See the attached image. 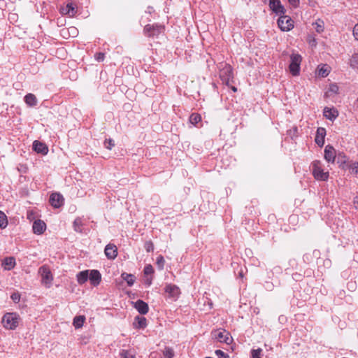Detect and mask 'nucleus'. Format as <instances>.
Returning a JSON list of instances; mask_svg holds the SVG:
<instances>
[{
  "label": "nucleus",
  "mask_w": 358,
  "mask_h": 358,
  "mask_svg": "<svg viewBox=\"0 0 358 358\" xmlns=\"http://www.w3.org/2000/svg\"><path fill=\"white\" fill-rule=\"evenodd\" d=\"M2 324L7 329H15L18 326L20 316L15 313H7L2 317Z\"/></svg>",
  "instance_id": "1"
},
{
  "label": "nucleus",
  "mask_w": 358,
  "mask_h": 358,
  "mask_svg": "<svg viewBox=\"0 0 358 358\" xmlns=\"http://www.w3.org/2000/svg\"><path fill=\"white\" fill-rule=\"evenodd\" d=\"M313 174L317 180L326 181L329 178V172L324 171L320 161H314L312 163Z\"/></svg>",
  "instance_id": "2"
},
{
  "label": "nucleus",
  "mask_w": 358,
  "mask_h": 358,
  "mask_svg": "<svg viewBox=\"0 0 358 358\" xmlns=\"http://www.w3.org/2000/svg\"><path fill=\"white\" fill-rule=\"evenodd\" d=\"M38 273L41 277V283L48 288L50 287L53 281V275L49 267L46 265L41 266Z\"/></svg>",
  "instance_id": "3"
},
{
  "label": "nucleus",
  "mask_w": 358,
  "mask_h": 358,
  "mask_svg": "<svg viewBox=\"0 0 358 358\" xmlns=\"http://www.w3.org/2000/svg\"><path fill=\"white\" fill-rule=\"evenodd\" d=\"M302 61V57L300 55L292 53L290 55V64L289 66V71L292 76H296L299 75L300 65Z\"/></svg>",
  "instance_id": "4"
},
{
  "label": "nucleus",
  "mask_w": 358,
  "mask_h": 358,
  "mask_svg": "<svg viewBox=\"0 0 358 358\" xmlns=\"http://www.w3.org/2000/svg\"><path fill=\"white\" fill-rule=\"evenodd\" d=\"M220 77L223 83L229 86L230 83H232L234 80L232 67L229 64H224L220 69Z\"/></svg>",
  "instance_id": "5"
},
{
  "label": "nucleus",
  "mask_w": 358,
  "mask_h": 358,
  "mask_svg": "<svg viewBox=\"0 0 358 358\" xmlns=\"http://www.w3.org/2000/svg\"><path fill=\"white\" fill-rule=\"evenodd\" d=\"M213 338L218 342L229 344L231 341L230 334L225 329H220L212 332Z\"/></svg>",
  "instance_id": "6"
},
{
  "label": "nucleus",
  "mask_w": 358,
  "mask_h": 358,
  "mask_svg": "<svg viewBox=\"0 0 358 358\" xmlns=\"http://www.w3.org/2000/svg\"><path fill=\"white\" fill-rule=\"evenodd\" d=\"M278 24L282 31H287L294 27L293 20L287 15L280 16L278 20Z\"/></svg>",
  "instance_id": "7"
},
{
  "label": "nucleus",
  "mask_w": 358,
  "mask_h": 358,
  "mask_svg": "<svg viewBox=\"0 0 358 358\" xmlns=\"http://www.w3.org/2000/svg\"><path fill=\"white\" fill-rule=\"evenodd\" d=\"M164 27L157 24H147L144 28V31L148 36H154L162 33Z\"/></svg>",
  "instance_id": "8"
},
{
  "label": "nucleus",
  "mask_w": 358,
  "mask_h": 358,
  "mask_svg": "<svg viewBox=\"0 0 358 358\" xmlns=\"http://www.w3.org/2000/svg\"><path fill=\"white\" fill-rule=\"evenodd\" d=\"M336 157L335 149L331 145H327L324 149V159L326 161L334 163Z\"/></svg>",
  "instance_id": "9"
},
{
  "label": "nucleus",
  "mask_w": 358,
  "mask_h": 358,
  "mask_svg": "<svg viewBox=\"0 0 358 358\" xmlns=\"http://www.w3.org/2000/svg\"><path fill=\"white\" fill-rule=\"evenodd\" d=\"M50 203L54 208H59L64 204V197L59 193H53L50 195Z\"/></svg>",
  "instance_id": "10"
},
{
  "label": "nucleus",
  "mask_w": 358,
  "mask_h": 358,
  "mask_svg": "<svg viewBox=\"0 0 358 358\" xmlns=\"http://www.w3.org/2000/svg\"><path fill=\"white\" fill-rule=\"evenodd\" d=\"M269 6L271 9L278 15L284 14L285 10L279 0H270Z\"/></svg>",
  "instance_id": "11"
},
{
  "label": "nucleus",
  "mask_w": 358,
  "mask_h": 358,
  "mask_svg": "<svg viewBox=\"0 0 358 358\" xmlns=\"http://www.w3.org/2000/svg\"><path fill=\"white\" fill-rule=\"evenodd\" d=\"M89 280L92 285L97 286L101 280V273L97 270L89 271Z\"/></svg>",
  "instance_id": "12"
},
{
  "label": "nucleus",
  "mask_w": 358,
  "mask_h": 358,
  "mask_svg": "<svg viewBox=\"0 0 358 358\" xmlns=\"http://www.w3.org/2000/svg\"><path fill=\"white\" fill-rule=\"evenodd\" d=\"M106 256L109 259H114L117 255V248L113 244H108L104 250Z\"/></svg>",
  "instance_id": "13"
},
{
  "label": "nucleus",
  "mask_w": 358,
  "mask_h": 358,
  "mask_svg": "<svg viewBox=\"0 0 358 358\" xmlns=\"http://www.w3.org/2000/svg\"><path fill=\"white\" fill-rule=\"evenodd\" d=\"M325 136H326V129L323 127H319L317 129L315 141L320 147L323 146V145L324 143Z\"/></svg>",
  "instance_id": "14"
},
{
  "label": "nucleus",
  "mask_w": 358,
  "mask_h": 358,
  "mask_svg": "<svg viewBox=\"0 0 358 358\" xmlns=\"http://www.w3.org/2000/svg\"><path fill=\"white\" fill-rule=\"evenodd\" d=\"M32 228L34 234H41L45 230L46 224L43 221L37 220L33 223Z\"/></svg>",
  "instance_id": "15"
},
{
  "label": "nucleus",
  "mask_w": 358,
  "mask_h": 358,
  "mask_svg": "<svg viewBox=\"0 0 358 358\" xmlns=\"http://www.w3.org/2000/svg\"><path fill=\"white\" fill-rule=\"evenodd\" d=\"M61 13L63 15H68L70 17H73L76 13V9L73 3H68L61 8Z\"/></svg>",
  "instance_id": "16"
},
{
  "label": "nucleus",
  "mask_w": 358,
  "mask_h": 358,
  "mask_svg": "<svg viewBox=\"0 0 358 358\" xmlns=\"http://www.w3.org/2000/svg\"><path fill=\"white\" fill-rule=\"evenodd\" d=\"M165 292L170 297L176 298L180 294L179 288L175 285H167L165 287Z\"/></svg>",
  "instance_id": "17"
},
{
  "label": "nucleus",
  "mask_w": 358,
  "mask_h": 358,
  "mask_svg": "<svg viewBox=\"0 0 358 358\" xmlns=\"http://www.w3.org/2000/svg\"><path fill=\"white\" fill-rule=\"evenodd\" d=\"M135 308L138 311L139 313L145 315L148 312L149 308L147 303L142 300H138L134 304Z\"/></svg>",
  "instance_id": "18"
},
{
  "label": "nucleus",
  "mask_w": 358,
  "mask_h": 358,
  "mask_svg": "<svg viewBox=\"0 0 358 358\" xmlns=\"http://www.w3.org/2000/svg\"><path fill=\"white\" fill-rule=\"evenodd\" d=\"M323 115L327 119L330 120H334L338 117V113L337 110H336L334 108H330L326 107L324 109Z\"/></svg>",
  "instance_id": "19"
},
{
  "label": "nucleus",
  "mask_w": 358,
  "mask_h": 358,
  "mask_svg": "<svg viewBox=\"0 0 358 358\" xmlns=\"http://www.w3.org/2000/svg\"><path fill=\"white\" fill-rule=\"evenodd\" d=\"M15 264V259L13 257H6L2 262V266L6 271L13 268Z\"/></svg>",
  "instance_id": "20"
},
{
  "label": "nucleus",
  "mask_w": 358,
  "mask_h": 358,
  "mask_svg": "<svg viewBox=\"0 0 358 358\" xmlns=\"http://www.w3.org/2000/svg\"><path fill=\"white\" fill-rule=\"evenodd\" d=\"M33 148L34 150L38 152L43 155L47 154L48 151V147L43 143H41L39 141H35L33 143Z\"/></svg>",
  "instance_id": "21"
},
{
  "label": "nucleus",
  "mask_w": 358,
  "mask_h": 358,
  "mask_svg": "<svg viewBox=\"0 0 358 358\" xmlns=\"http://www.w3.org/2000/svg\"><path fill=\"white\" fill-rule=\"evenodd\" d=\"M330 73V67L327 64L319 65L317 69V73L322 78L327 77Z\"/></svg>",
  "instance_id": "22"
},
{
  "label": "nucleus",
  "mask_w": 358,
  "mask_h": 358,
  "mask_svg": "<svg viewBox=\"0 0 358 358\" xmlns=\"http://www.w3.org/2000/svg\"><path fill=\"white\" fill-rule=\"evenodd\" d=\"M76 278L78 284L83 285L85 282H87V280L89 279V270H85L79 272L76 275Z\"/></svg>",
  "instance_id": "23"
},
{
  "label": "nucleus",
  "mask_w": 358,
  "mask_h": 358,
  "mask_svg": "<svg viewBox=\"0 0 358 358\" xmlns=\"http://www.w3.org/2000/svg\"><path fill=\"white\" fill-rule=\"evenodd\" d=\"M120 358H136V352L134 350H124L122 349L120 352Z\"/></svg>",
  "instance_id": "24"
},
{
  "label": "nucleus",
  "mask_w": 358,
  "mask_h": 358,
  "mask_svg": "<svg viewBox=\"0 0 358 358\" xmlns=\"http://www.w3.org/2000/svg\"><path fill=\"white\" fill-rule=\"evenodd\" d=\"M134 325L136 328L143 329L147 325V320L144 317L137 316L135 317Z\"/></svg>",
  "instance_id": "25"
},
{
  "label": "nucleus",
  "mask_w": 358,
  "mask_h": 358,
  "mask_svg": "<svg viewBox=\"0 0 358 358\" xmlns=\"http://www.w3.org/2000/svg\"><path fill=\"white\" fill-rule=\"evenodd\" d=\"M25 103L29 106H35L37 103V100L34 94H27L24 96Z\"/></svg>",
  "instance_id": "26"
},
{
  "label": "nucleus",
  "mask_w": 358,
  "mask_h": 358,
  "mask_svg": "<svg viewBox=\"0 0 358 358\" xmlns=\"http://www.w3.org/2000/svg\"><path fill=\"white\" fill-rule=\"evenodd\" d=\"M85 320V317L84 315L76 316L73 319V324L76 329L80 328L83 326Z\"/></svg>",
  "instance_id": "27"
},
{
  "label": "nucleus",
  "mask_w": 358,
  "mask_h": 358,
  "mask_svg": "<svg viewBox=\"0 0 358 358\" xmlns=\"http://www.w3.org/2000/svg\"><path fill=\"white\" fill-rule=\"evenodd\" d=\"M122 277L127 282L129 286L133 285L135 282V277L132 274L124 273L122 274Z\"/></svg>",
  "instance_id": "28"
},
{
  "label": "nucleus",
  "mask_w": 358,
  "mask_h": 358,
  "mask_svg": "<svg viewBox=\"0 0 358 358\" xmlns=\"http://www.w3.org/2000/svg\"><path fill=\"white\" fill-rule=\"evenodd\" d=\"M336 157L337 163L339 164V166L342 169H345V165L347 162L346 156L343 153H339Z\"/></svg>",
  "instance_id": "29"
},
{
  "label": "nucleus",
  "mask_w": 358,
  "mask_h": 358,
  "mask_svg": "<svg viewBox=\"0 0 358 358\" xmlns=\"http://www.w3.org/2000/svg\"><path fill=\"white\" fill-rule=\"evenodd\" d=\"M315 30L318 33H322L324 29V22L320 19H318L313 24Z\"/></svg>",
  "instance_id": "30"
},
{
  "label": "nucleus",
  "mask_w": 358,
  "mask_h": 358,
  "mask_svg": "<svg viewBox=\"0 0 358 358\" xmlns=\"http://www.w3.org/2000/svg\"><path fill=\"white\" fill-rule=\"evenodd\" d=\"M8 225V220L6 214L0 210V228L5 229Z\"/></svg>",
  "instance_id": "31"
},
{
  "label": "nucleus",
  "mask_w": 358,
  "mask_h": 358,
  "mask_svg": "<svg viewBox=\"0 0 358 358\" xmlns=\"http://www.w3.org/2000/svg\"><path fill=\"white\" fill-rule=\"evenodd\" d=\"M201 120V117L199 113H193L189 117L191 124L196 125Z\"/></svg>",
  "instance_id": "32"
},
{
  "label": "nucleus",
  "mask_w": 358,
  "mask_h": 358,
  "mask_svg": "<svg viewBox=\"0 0 358 358\" xmlns=\"http://www.w3.org/2000/svg\"><path fill=\"white\" fill-rule=\"evenodd\" d=\"M339 87L336 83H331L329 85L327 93L331 94H336L338 93Z\"/></svg>",
  "instance_id": "33"
},
{
  "label": "nucleus",
  "mask_w": 358,
  "mask_h": 358,
  "mask_svg": "<svg viewBox=\"0 0 358 358\" xmlns=\"http://www.w3.org/2000/svg\"><path fill=\"white\" fill-rule=\"evenodd\" d=\"M262 350L261 348L252 350L251 351V357L252 358H262Z\"/></svg>",
  "instance_id": "34"
},
{
  "label": "nucleus",
  "mask_w": 358,
  "mask_h": 358,
  "mask_svg": "<svg viewBox=\"0 0 358 358\" xmlns=\"http://www.w3.org/2000/svg\"><path fill=\"white\" fill-rule=\"evenodd\" d=\"M164 355L166 358H173L174 356L173 350L171 348H166L164 350Z\"/></svg>",
  "instance_id": "35"
},
{
  "label": "nucleus",
  "mask_w": 358,
  "mask_h": 358,
  "mask_svg": "<svg viewBox=\"0 0 358 358\" xmlns=\"http://www.w3.org/2000/svg\"><path fill=\"white\" fill-rule=\"evenodd\" d=\"M143 271H144V274L145 275H152L154 273V269H153V267L152 266V265L148 264L145 266Z\"/></svg>",
  "instance_id": "36"
},
{
  "label": "nucleus",
  "mask_w": 358,
  "mask_h": 358,
  "mask_svg": "<svg viewBox=\"0 0 358 358\" xmlns=\"http://www.w3.org/2000/svg\"><path fill=\"white\" fill-rule=\"evenodd\" d=\"M104 145H105L106 148H107L108 150H111L112 148L114 147L115 143L112 139L109 138V139L105 140Z\"/></svg>",
  "instance_id": "37"
},
{
  "label": "nucleus",
  "mask_w": 358,
  "mask_h": 358,
  "mask_svg": "<svg viewBox=\"0 0 358 358\" xmlns=\"http://www.w3.org/2000/svg\"><path fill=\"white\" fill-rule=\"evenodd\" d=\"M73 225H74L75 230L76 231H81V228H80L81 220L80 218H77L75 220V221L73 222Z\"/></svg>",
  "instance_id": "38"
},
{
  "label": "nucleus",
  "mask_w": 358,
  "mask_h": 358,
  "mask_svg": "<svg viewBox=\"0 0 358 358\" xmlns=\"http://www.w3.org/2000/svg\"><path fill=\"white\" fill-rule=\"evenodd\" d=\"M145 249L147 252H151L154 250V245L152 241H149L145 243Z\"/></svg>",
  "instance_id": "39"
},
{
  "label": "nucleus",
  "mask_w": 358,
  "mask_h": 358,
  "mask_svg": "<svg viewBox=\"0 0 358 358\" xmlns=\"http://www.w3.org/2000/svg\"><path fill=\"white\" fill-rule=\"evenodd\" d=\"M164 259L162 256H159L157 258V264L159 266L160 269H162L164 265Z\"/></svg>",
  "instance_id": "40"
},
{
  "label": "nucleus",
  "mask_w": 358,
  "mask_h": 358,
  "mask_svg": "<svg viewBox=\"0 0 358 358\" xmlns=\"http://www.w3.org/2000/svg\"><path fill=\"white\" fill-rule=\"evenodd\" d=\"M350 169L352 173H358V162H354L350 166Z\"/></svg>",
  "instance_id": "41"
},
{
  "label": "nucleus",
  "mask_w": 358,
  "mask_h": 358,
  "mask_svg": "<svg viewBox=\"0 0 358 358\" xmlns=\"http://www.w3.org/2000/svg\"><path fill=\"white\" fill-rule=\"evenodd\" d=\"M104 54L102 53V52H99V53H96L95 55V59L98 61V62H101L104 59Z\"/></svg>",
  "instance_id": "42"
},
{
  "label": "nucleus",
  "mask_w": 358,
  "mask_h": 358,
  "mask_svg": "<svg viewBox=\"0 0 358 358\" xmlns=\"http://www.w3.org/2000/svg\"><path fill=\"white\" fill-rule=\"evenodd\" d=\"M11 299L12 300L17 303L20 301V296L18 293H13L12 295H11Z\"/></svg>",
  "instance_id": "43"
},
{
  "label": "nucleus",
  "mask_w": 358,
  "mask_h": 358,
  "mask_svg": "<svg viewBox=\"0 0 358 358\" xmlns=\"http://www.w3.org/2000/svg\"><path fill=\"white\" fill-rule=\"evenodd\" d=\"M357 60H358V55L357 54H355L353 56H352V58L351 59V64L350 65L352 66H355V64L357 63Z\"/></svg>",
  "instance_id": "44"
},
{
  "label": "nucleus",
  "mask_w": 358,
  "mask_h": 358,
  "mask_svg": "<svg viewBox=\"0 0 358 358\" xmlns=\"http://www.w3.org/2000/svg\"><path fill=\"white\" fill-rule=\"evenodd\" d=\"M353 35H354L355 39H357L358 41V23L357 24H355V26L354 27Z\"/></svg>",
  "instance_id": "45"
},
{
  "label": "nucleus",
  "mask_w": 358,
  "mask_h": 358,
  "mask_svg": "<svg viewBox=\"0 0 358 358\" xmlns=\"http://www.w3.org/2000/svg\"><path fill=\"white\" fill-rule=\"evenodd\" d=\"M289 3L292 5L293 6L296 7L298 6L299 0H288Z\"/></svg>",
  "instance_id": "46"
},
{
  "label": "nucleus",
  "mask_w": 358,
  "mask_h": 358,
  "mask_svg": "<svg viewBox=\"0 0 358 358\" xmlns=\"http://www.w3.org/2000/svg\"><path fill=\"white\" fill-rule=\"evenodd\" d=\"M353 204L356 209L358 208V196H355L353 200Z\"/></svg>",
  "instance_id": "47"
},
{
  "label": "nucleus",
  "mask_w": 358,
  "mask_h": 358,
  "mask_svg": "<svg viewBox=\"0 0 358 358\" xmlns=\"http://www.w3.org/2000/svg\"><path fill=\"white\" fill-rule=\"evenodd\" d=\"M152 278H147L145 279V284L148 285V286H150L151 284H152Z\"/></svg>",
  "instance_id": "48"
},
{
  "label": "nucleus",
  "mask_w": 358,
  "mask_h": 358,
  "mask_svg": "<svg viewBox=\"0 0 358 358\" xmlns=\"http://www.w3.org/2000/svg\"><path fill=\"white\" fill-rule=\"evenodd\" d=\"M215 354H216L217 355H221V356H223V355H224V352H223L222 350H217L215 351Z\"/></svg>",
  "instance_id": "49"
},
{
  "label": "nucleus",
  "mask_w": 358,
  "mask_h": 358,
  "mask_svg": "<svg viewBox=\"0 0 358 358\" xmlns=\"http://www.w3.org/2000/svg\"><path fill=\"white\" fill-rule=\"evenodd\" d=\"M70 30H71V33L73 34H77V30H76V29L75 27H71Z\"/></svg>",
  "instance_id": "50"
},
{
  "label": "nucleus",
  "mask_w": 358,
  "mask_h": 358,
  "mask_svg": "<svg viewBox=\"0 0 358 358\" xmlns=\"http://www.w3.org/2000/svg\"><path fill=\"white\" fill-rule=\"evenodd\" d=\"M231 90H232L234 92H236V91H237V89H236V87H231Z\"/></svg>",
  "instance_id": "51"
},
{
  "label": "nucleus",
  "mask_w": 358,
  "mask_h": 358,
  "mask_svg": "<svg viewBox=\"0 0 358 358\" xmlns=\"http://www.w3.org/2000/svg\"><path fill=\"white\" fill-rule=\"evenodd\" d=\"M206 358H211V357H206Z\"/></svg>",
  "instance_id": "52"
}]
</instances>
